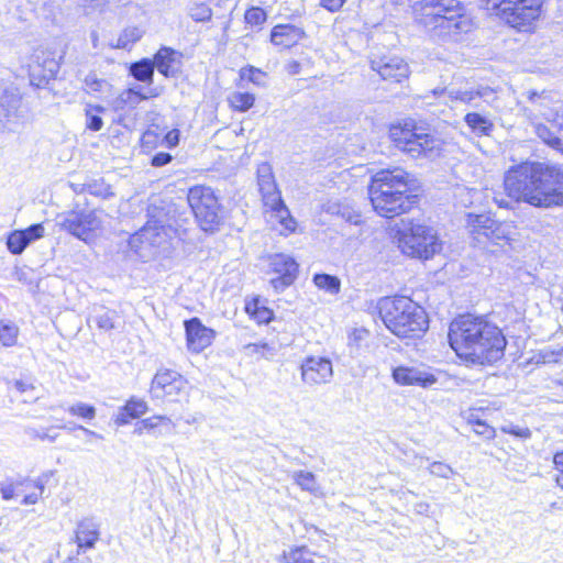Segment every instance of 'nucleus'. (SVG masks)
<instances>
[{
	"mask_svg": "<svg viewBox=\"0 0 563 563\" xmlns=\"http://www.w3.org/2000/svg\"><path fill=\"white\" fill-rule=\"evenodd\" d=\"M449 343L456 355L473 364H493L504 356L507 341L501 330L483 316L455 318L449 328Z\"/></svg>",
	"mask_w": 563,
	"mask_h": 563,
	"instance_id": "f257e3e1",
	"label": "nucleus"
},
{
	"mask_svg": "<svg viewBox=\"0 0 563 563\" xmlns=\"http://www.w3.org/2000/svg\"><path fill=\"white\" fill-rule=\"evenodd\" d=\"M511 196L542 209L563 207V167L558 164L525 162L506 173Z\"/></svg>",
	"mask_w": 563,
	"mask_h": 563,
	"instance_id": "f03ea898",
	"label": "nucleus"
},
{
	"mask_svg": "<svg viewBox=\"0 0 563 563\" xmlns=\"http://www.w3.org/2000/svg\"><path fill=\"white\" fill-rule=\"evenodd\" d=\"M412 13L418 24L443 42H456L474 27L460 0H420L413 3Z\"/></svg>",
	"mask_w": 563,
	"mask_h": 563,
	"instance_id": "7ed1b4c3",
	"label": "nucleus"
},
{
	"mask_svg": "<svg viewBox=\"0 0 563 563\" xmlns=\"http://www.w3.org/2000/svg\"><path fill=\"white\" fill-rule=\"evenodd\" d=\"M409 174L402 168L377 172L368 186L374 210L384 218H395L410 211L418 196L410 192Z\"/></svg>",
	"mask_w": 563,
	"mask_h": 563,
	"instance_id": "20e7f679",
	"label": "nucleus"
},
{
	"mask_svg": "<svg viewBox=\"0 0 563 563\" xmlns=\"http://www.w3.org/2000/svg\"><path fill=\"white\" fill-rule=\"evenodd\" d=\"M379 316L398 338H419L429 328L424 309L408 297H384L378 301Z\"/></svg>",
	"mask_w": 563,
	"mask_h": 563,
	"instance_id": "39448f33",
	"label": "nucleus"
},
{
	"mask_svg": "<svg viewBox=\"0 0 563 563\" xmlns=\"http://www.w3.org/2000/svg\"><path fill=\"white\" fill-rule=\"evenodd\" d=\"M389 137L398 150L412 158L434 159L441 155L444 144L440 137L419 131L413 121L391 125Z\"/></svg>",
	"mask_w": 563,
	"mask_h": 563,
	"instance_id": "423d86ee",
	"label": "nucleus"
},
{
	"mask_svg": "<svg viewBox=\"0 0 563 563\" xmlns=\"http://www.w3.org/2000/svg\"><path fill=\"white\" fill-rule=\"evenodd\" d=\"M400 251L412 258L429 260L442 250L437 231L427 224L410 221L396 233Z\"/></svg>",
	"mask_w": 563,
	"mask_h": 563,
	"instance_id": "0eeeda50",
	"label": "nucleus"
},
{
	"mask_svg": "<svg viewBox=\"0 0 563 563\" xmlns=\"http://www.w3.org/2000/svg\"><path fill=\"white\" fill-rule=\"evenodd\" d=\"M187 200L201 230L205 232L219 230L224 219V211L211 187L203 185L191 187Z\"/></svg>",
	"mask_w": 563,
	"mask_h": 563,
	"instance_id": "6e6552de",
	"label": "nucleus"
},
{
	"mask_svg": "<svg viewBox=\"0 0 563 563\" xmlns=\"http://www.w3.org/2000/svg\"><path fill=\"white\" fill-rule=\"evenodd\" d=\"M541 0H487V10L518 31H528L541 11Z\"/></svg>",
	"mask_w": 563,
	"mask_h": 563,
	"instance_id": "1a4fd4ad",
	"label": "nucleus"
},
{
	"mask_svg": "<svg viewBox=\"0 0 563 563\" xmlns=\"http://www.w3.org/2000/svg\"><path fill=\"white\" fill-rule=\"evenodd\" d=\"M257 184L264 206L271 209L273 216L286 230L295 231L296 221L282 199L272 166L268 163H262L257 167Z\"/></svg>",
	"mask_w": 563,
	"mask_h": 563,
	"instance_id": "9d476101",
	"label": "nucleus"
},
{
	"mask_svg": "<svg viewBox=\"0 0 563 563\" xmlns=\"http://www.w3.org/2000/svg\"><path fill=\"white\" fill-rule=\"evenodd\" d=\"M29 120V108L22 101L19 88L8 86L0 90V123L8 131H15Z\"/></svg>",
	"mask_w": 563,
	"mask_h": 563,
	"instance_id": "9b49d317",
	"label": "nucleus"
},
{
	"mask_svg": "<svg viewBox=\"0 0 563 563\" xmlns=\"http://www.w3.org/2000/svg\"><path fill=\"white\" fill-rule=\"evenodd\" d=\"M56 221L64 231L82 241H87L102 223L97 210H71L59 214Z\"/></svg>",
	"mask_w": 563,
	"mask_h": 563,
	"instance_id": "f8f14e48",
	"label": "nucleus"
},
{
	"mask_svg": "<svg viewBox=\"0 0 563 563\" xmlns=\"http://www.w3.org/2000/svg\"><path fill=\"white\" fill-rule=\"evenodd\" d=\"M187 382L180 374L172 369L158 371L151 384V394L153 398L169 397L186 394Z\"/></svg>",
	"mask_w": 563,
	"mask_h": 563,
	"instance_id": "ddd939ff",
	"label": "nucleus"
},
{
	"mask_svg": "<svg viewBox=\"0 0 563 563\" xmlns=\"http://www.w3.org/2000/svg\"><path fill=\"white\" fill-rule=\"evenodd\" d=\"M303 383L312 386L330 382L333 375L332 363L322 356H308L300 366Z\"/></svg>",
	"mask_w": 563,
	"mask_h": 563,
	"instance_id": "4468645a",
	"label": "nucleus"
},
{
	"mask_svg": "<svg viewBox=\"0 0 563 563\" xmlns=\"http://www.w3.org/2000/svg\"><path fill=\"white\" fill-rule=\"evenodd\" d=\"M371 68L384 80L400 82L409 76L408 64L398 56L374 57L371 59Z\"/></svg>",
	"mask_w": 563,
	"mask_h": 563,
	"instance_id": "2eb2a0df",
	"label": "nucleus"
},
{
	"mask_svg": "<svg viewBox=\"0 0 563 563\" xmlns=\"http://www.w3.org/2000/svg\"><path fill=\"white\" fill-rule=\"evenodd\" d=\"M59 70V63L51 54L41 52L35 55V60L29 68L30 82L36 88H42L53 79Z\"/></svg>",
	"mask_w": 563,
	"mask_h": 563,
	"instance_id": "dca6fc26",
	"label": "nucleus"
},
{
	"mask_svg": "<svg viewBox=\"0 0 563 563\" xmlns=\"http://www.w3.org/2000/svg\"><path fill=\"white\" fill-rule=\"evenodd\" d=\"M467 227L477 242L483 239L498 241L504 239L501 224L488 214H467Z\"/></svg>",
	"mask_w": 563,
	"mask_h": 563,
	"instance_id": "f3484780",
	"label": "nucleus"
},
{
	"mask_svg": "<svg viewBox=\"0 0 563 563\" xmlns=\"http://www.w3.org/2000/svg\"><path fill=\"white\" fill-rule=\"evenodd\" d=\"M394 380L404 386L431 387L437 383V377L424 366H398L393 369Z\"/></svg>",
	"mask_w": 563,
	"mask_h": 563,
	"instance_id": "a211bd4d",
	"label": "nucleus"
},
{
	"mask_svg": "<svg viewBox=\"0 0 563 563\" xmlns=\"http://www.w3.org/2000/svg\"><path fill=\"white\" fill-rule=\"evenodd\" d=\"M43 224L35 223L24 230H14L7 236V249L13 255H20L33 242L44 236Z\"/></svg>",
	"mask_w": 563,
	"mask_h": 563,
	"instance_id": "6ab92c4d",
	"label": "nucleus"
},
{
	"mask_svg": "<svg viewBox=\"0 0 563 563\" xmlns=\"http://www.w3.org/2000/svg\"><path fill=\"white\" fill-rule=\"evenodd\" d=\"M185 330L188 349L199 353L209 346L216 332L201 323L198 318H191L185 321Z\"/></svg>",
	"mask_w": 563,
	"mask_h": 563,
	"instance_id": "aec40b11",
	"label": "nucleus"
},
{
	"mask_svg": "<svg viewBox=\"0 0 563 563\" xmlns=\"http://www.w3.org/2000/svg\"><path fill=\"white\" fill-rule=\"evenodd\" d=\"M523 96H526L530 103V107H523L522 109L523 114L529 120H536L538 118H545L549 120L553 117V98L549 91L542 90L541 92H538L536 90H528Z\"/></svg>",
	"mask_w": 563,
	"mask_h": 563,
	"instance_id": "412c9836",
	"label": "nucleus"
},
{
	"mask_svg": "<svg viewBox=\"0 0 563 563\" xmlns=\"http://www.w3.org/2000/svg\"><path fill=\"white\" fill-rule=\"evenodd\" d=\"M432 93L434 96H448V98L452 102L459 101L462 103L473 104L476 107L477 103H475V100L487 98V97L492 96L494 93V91L488 87H478L476 89H465V90L455 89V88H451V89L444 88V89H434V90H432Z\"/></svg>",
	"mask_w": 563,
	"mask_h": 563,
	"instance_id": "4be33fe9",
	"label": "nucleus"
},
{
	"mask_svg": "<svg viewBox=\"0 0 563 563\" xmlns=\"http://www.w3.org/2000/svg\"><path fill=\"white\" fill-rule=\"evenodd\" d=\"M305 36V32L291 24H278L273 27L271 41L276 46L289 48Z\"/></svg>",
	"mask_w": 563,
	"mask_h": 563,
	"instance_id": "5701e85b",
	"label": "nucleus"
},
{
	"mask_svg": "<svg viewBox=\"0 0 563 563\" xmlns=\"http://www.w3.org/2000/svg\"><path fill=\"white\" fill-rule=\"evenodd\" d=\"M323 210L324 212L339 217L351 224L357 225L362 222L361 213L346 200H328L323 205Z\"/></svg>",
	"mask_w": 563,
	"mask_h": 563,
	"instance_id": "b1692460",
	"label": "nucleus"
},
{
	"mask_svg": "<svg viewBox=\"0 0 563 563\" xmlns=\"http://www.w3.org/2000/svg\"><path fill=\"white\" fill-rule=\"evenodd\" d=\"M269 265L277 275L297 277L298 264L289 255L274 254L269 258Z\"/></svg>",
	"mask_w": 563,
	"mask_h": 563,
	"instance_id": "393cba45",
	"label": "nucleus"
},
{
	"mask_svg": "<svg viewBox=\"0 0 563 563\" xmlns=\"http://www.w3.org/2000/svg\"><path fill=\"white\" fill-rule=\"evenodd\" d=\"M286 563H330L329 560L313 551L308 547H297L285 554Z\"/></svg>",
	"mask_w": 563,
	"mask_h": 563,
	"instance_id": "a878e982",
	"label": "nucleus"
},
{
	"mask_svg": "<svg viewBox=\"0 0 563 563\" xmlns=\"http://www.w3.org/2000/svg\"><path fill=\"white\" fill-rule=\"evenodd\" d=\"M464 121L477 136H489L495 129L492 120L477 112L467 113L464 117Z\"/></svg>",
	"mask_w": 563,
	"mask_h": 563,
	"instance_id": "bb28decb",
	"label": "nucleus"
},
{
	"mask_svg": "<svg viewBox=\"0 0 563 563\" xmlns=\"http://www.w3.org/2000/svg\"><path fill=\"white\" fill-rule=\"evenodd\" d=\"M122 411L115 419V422H128L126 418L139 419L141 416L147 412V402L142 398L131 397L126 404L122 407Z\"/></svg>",
	"mask_w": 563,
	"mask_h": 563,
	"instance_id": "cd10ccee",
	"label": "nucleus"
},
{
	"mask_svg": "<svg viewBox=\"0 0 563 563\" xmlns=\"http://www.w3.org/2000/svg\"><path fill=\"white\" fill-rule=\"evenodd\" d=\"M115 318L117 312L114 310L99 306L93 308L88 321L93 322L100 330L109 331L114 328Z\"/></svg>",
	"mask_w": 563,
	"mask_h": 563,
	"instance_id": "c85d7f7f",
	"label": "nucleus"
},
{
	"mask_svg": "<svg viewBox=\"0 0 563 563\" xmlns=\"http://www.w3.org/2000/svg\"><path fill=\"white\" fill-rule=\"evenodd\" d=\"M176 52L169 47H162L154 56V69L168 77L174 74L172 63L175 60Z\"/></svg>",
	"mask_w": 563,
	"mask_h": 563,
	"instance_id": "c756f323",
	"label": "nucleus"
},
{
	"mask_svg": "<svg viewBox=\"0 0 563 563\" xmlns=\"http://www.w3.org/2000/svg\"><path fill=\"white\" fill-rule=\"evenodd\" d=\"M130 73L136 80L152 84L154 76V63L147 58L133 63L130 67Z\"/></svg>",
	"mask_w": 563,
	"mask_h": 563,
	"instance_id": "7c9ffc66",
	"label": "nucleus"
},
{
	"mask_svg": "<svg viewBox=\"0 0 563 563\" xmlns=\"http://www.w3.org/2000/svg\"><path fill=\"white\" fill-rule=\"evenodd\" d=\"M84 85H85V88L88 93H93V95H99V96L110 93L111 88H112L111 84L108 80H106L103 78H99L97 76V74L93 71L89 73L85 77Z\"/></svg>",
	"mask_w": 563,
	"mask_h": 563,
	"instance_id": "2f4dec72",
	"label": "nucleus"
},
{
	"mask_svg": "<svg viewBox=\"0 0 563 563\" xmlns=\"http://www.w3.org/2000/svg\"><path fill=\"white\" fill-rule=\"evenodd\" d=\"M537 135L549 146L563 153V141L548 125L538 123L536 125Z\"/></svg>",
	"mask_w": 563,
	"mask_h": 563,
	"instance_id": "473e14b6",
	"label": "nucleus"
},
{
	"mask_svg": "<svg viewBox=\"0 0 563 563\" xmlns=\"http://www.w3.org/2000/svg\"><path fill=\"white\" fill-rule=\"evenodd\" d=\"M99 538L96 529H90L88 525L81 523L76 533V541L79 548L91 549Z\"/></svg>",
	"mask_w": 563,
	"mask_h": 563,
	"instance_id": "72a5a7b5",
	"label": "nucleus"
},
{
	"mask_svg": "<svg viewBox=\"0 0 563 563\" xmlns=\"http://www.w3.org/2000/svg\"><path fill=\"white\" fill-rule=\"evenodd\" d=\"M143 33V30L137 26H129L122 31L114 47L123 49L130 48L142 38Z\"/></svg>",
	"mask_w": 563,
	"mask_h": 563,
	"instance_id": "f704fd0d",
	"label": "nucleus"
},
{
	"mask_svg": "<svg viewBox=\"0 0 563 563\" xmlns=\"http://www.w3.org/2000/svg\"><path fill=\"white\" fill-rule=\"evenodd\" d=\"M104 111L102 106H87L85 110L87 129L97 132L102 129L103 121L100 113Z\"/></svg>",
	"mask_w": 563,
	"mask_h": 563,
	"instance_id": "c9c22d12",
	"label": "nucleus"
},
{
	"mask_svg": "<svg viewBox=\"0 0 563 563\" xmlns=\"http://www.w3.org/2000/svg\"><path fill=\"white\" fill-rule=\"evenodd\" d=\"M81 186V191H88L90 195L109 198L113 196L111 187L103 179H92Z\"/></svg>",
	"mask_w": 563,
	"mask_h": 563,
	"instance_id": "e433bc0d",
	"label": "nucleus"
},
{
	"mask_svg": "<svg viewBox=\"0 0 563 563\" xmlns=\"http://www.w3.org/2000/svg\"><path fill=\"white\" fill-rule=\"evenodd\" d=\"M45 481L42 478L36 479L35 482H29L25 484V489L30 490L25 494L21 500L22 505H34L37 503L38 498L44 493Z\"/></svg>",
	"mask_w": 563,
	"mask_h": 563,
	"instance_id": "4c0bfd02",
	"label": "nucleus"
},
{
	"mask_svg": "<svg viewBox=\"0 0 563 563\" xmlns=\"http://www.w3.org/2000/svg\"><path fill=\"white\" fill-rule=\"evenodd\" d=\"M231 107L240 112L247 111L255 102V97L250 92H234L229 97Z\"/></svg>",
	"mask_w": 563,
	"mask_h": 563,
	"instance_id": "58836bf2",
	"label": "nucleus"
},
{
	"mask_svg": "<svg viewBox=\"0 0 563 563\" xmlns=\"http://www.w3.org/2000/svg\"><path fill=\"white\" fill-rule=\"evenodd\" d=\"M314 285L330 294H336L340 290V280L338 277L329 274H316L313 276Z\"/></svg>",
	"mask_w": 563,
	"mask_h": 563,
	"instance_id": "ea45409f",
	"label": "nucleus"
},
{
	"mask_svg": "<svg viewBox=\"0 0 563 563\" xmlns=\"http://www.w3.org/2000/svg\"><path fill=\"white\" fill-rule=\"evenodd\" d=\"M19 328L11 321H0V341L4 346H12L18 339Z\"/></svg>",
	"mask_w": 563,
	"mask_h": 563,
	"instance_id": "a19ab883",
	"label": "nucleus"
},
{
	"mask_svg": "<svg viewBox=\"0 0 563 563\" xmlns=\"http://www.w3.org/2000/svg\"><path fill=\"white\" fill-rule=\"evenodd\" d=\"M504 188H505V195L504 194H495L493 197L494 202L503 209L514 210L520 202H525L523 199L516 198L510 195V192L507 189L506 185V176L504 177Z\"/></svg>",
	"mask_w": 563,
	"mask_h": 563,
	"instance_id": "79ce46f5",
	"label": "nucleus"
},
{
	"mask_svg": "<svg viewBox=\"0 0 563 563\" xmlns=\"http://www.w3.org/2000/svg\"><path fill=\"white\" fill-rule=\"evenodd\" d=\"M244 20L251 27L261 29L267 20V14L264 9L260 7H252L246 10Z\"/></svg>",
	"mask_w": 563,
	"mask_h": 563,
	"instance_id": "37998d69",
	"label": "nucleus"
},
{
	"mask_svg": "<svg viewBox=\"0 0 563 563\" xmlns=\"http://www.w3.org/2000/svg\"><path fill=\"white\" fill-rule=\"evenodd\" d=\"M292 478L303 490L314 492L317 489L316 476L311 472H295Z\"/></svg>",
	"mask_w": 563,
	"mask_h": 563,
	"instance_id": "c03bdc74",
	"label": "nucleus"
},
{
	"mask_svg": "<svg viewBox=\"0 0 563 563\" xmlns=\"http://www.w3.org/2000/svg\"><path fill=\"white\" fill-rule=\"evenodd\" d=\"M58 427L51 424L48 427L41 426L40 429H30L29 433L41 441H54L58 437Z\"/></svg>",
	"mask_w": 563,
	"mask_h": 563,
	"instance_id": "a18cd8bd",
	"label": "nucleus"
},
{
	"mask_svg": "<svg viewBox=\"0 0 563 563\" xmlns=\"http://www.w3.org/2000/svg\"><path fill=\"white\" fill-rule=\"evenodd\" d=\"M141 99H145L144 96L139 95L133 89H128L123 91L119 98L115 100V108L122 109L125 104H129L131 107H134L139 103Z\"/></svg>",
	"mask_w": 563,
	"mask_h": 563,
	"instance_id": "49530a36",
	"label": "nucleus"
},
{
	"mask_svg": "<svg viewBox=\"0 0 563 563\" xmlns=\"http://www.w3.org/2000/svg\"><path fill=\"white\" fill-rule=\"evenodd\" d=\"M73 432H74V437L76 439H78L87 444H93L103 439L102 435H100L93 431H90V430L84 428L82 426H78V427L74 428Z\"/></svg>",
	"mask_w": 563,
	"mask_h": 563,
	"instance_id": "de8ad7c7",
	"label": "nucleus"
},
{
	"mask_svg": "<svg viewBox=\"0 0 563 563\" xmlns=\"http://www.w3.org/2000/svg\"><path fill=\"white\" fill-rule=\"evenodd\" d=\"M69 411L73 416H77L82 419L91 420L96 416L95 407L84 404L77 402L69 408Z\"/></svg>",
	"mask_w": 563,
	"mask_h": 563,
	"instance_id": "09e8293b",
	"label": "nucleus"
},
{
	"mask_svg": "<svg viewBox=\"0 0 563 563\" xmlns=\"http://www.w3.org/2000/svg\"><path fill=\"white\" fill-rule=\"evenodd\" d=\"M190 16L198 22H205L211 19V9L206 3H198L190 8Z\"/></svg>",
	"mask_w": 563,
	"mask_h": 563,
	"instance_id": "8fccbe9b",
	"label": "nucleus"
},
{
	"mask_svg": "<svg viewBox=\"0 0 563 563\" xmlns=\"http://www.w3.org/2000/svg\"><path fill=\"white\" fill-rule=\"evenodd\" d=\"M429 471L432 475L441 478H451L454 474L453 468L443 462H433L429 466Z\"/></svg>",
	"mask_w": 563,
	"mask_h": 563,
	"instance_id": "3c124183",
	"label": "nucleus"
},
{
	"mask_svg": "<svg viewBox=\"0 0 563 563\" xmlns=\"http://www.w3.org/2000/svg\"><path fill=\"white\" fill-rule=\"evenodd\" d=\"M501 430L519 439H528L531 435L526 424H503Z\"/></svg>",
	"mask_w": 563,
	"mask_h": 563,
	"instance_id": "603ef678",
	"label": "nucleus"
},
{
	"mask_svg": "<svg viewBox=\"0 0 563 563\" xmlns=\"http://www.w3.org/2000/svg\"><path fill=\"white\" fill-rule=\"evenodd\" d=\"M297 277H289V276H280L278 275L276 278H273L271 280V284L273 288L276 290V292H280L285 290L287 287H289Z\"/></svg>",
	"mask_w": 563,
	"mask_h": 563,
	"instance_id": "864d4df0",
	"label": "nucleus"
},
{
	"mask_svg": "<svg viewBox=\"0 0 563 563\" xmlns=\"http://www.w3.org/2000/svg\"><path fill=\"white\" fill-rule=\"evenodd\" d=\"M553 463L558 474L555 475L556 484L563 489V452H559L553 457Z\"/></svg>",
	"mask_w": 563,
	"mask_h": 563,
	"instance_id": "5fc2aeb1",
	"label": "nucleus"
},
{
	"mask_svg": "<svg viewBox=\"0 0 563 563\" xmlns=\"http://www.w3.org/2000/svg\"><path fill=\"white\" fill-rule=\"evenodd\" d=\"M473 432L484 439H492L495 437V429L490 424H471Z\"/></svg>",
	"mask_w": 563,
	"mask_h": 563,
	"instance_id": "6e6d98bb",
	"label": "nucleus"
},
{
	"mask_svg": "<svg viewBox=\"0 0 563 563\" xmlns=\"http://www.w3.org/2000/svg\"><path fill=\"white\" fill-rule=\"evenodd\" d=\"M242 76L243 77L247 76V78L252 82H254L256 85H261L263 78L265 77V74L262 70L257 69V68L250 67L247 69H243L242 70Z\"/></svg>",
	"mask_w": 563,
	"mask_h": 563,
	"instance_id": "4d7b16f0",
	"label": "nucleus"
},
{
	"mask_svg": "<svg viewBox=\"0 0 563 563\" xmlns=\"http://www.w3.org/2000/svg\"><path fill=\"white\" fill-rule=\"evenodd\" d=\"M173 161V156L169 153L159 152L152 157V165L155 167H162L169 164Z\"/></svg>",
	"mask_w": 563,
	"mask_h": 563,
	"instance_id": "13d9d810",
	"label": "nucleus"
},
{
	"mask_svg": "<svg viewBox=\"0 0 563 563\" xmlns=\"http://www.w3.org/2000/svg\"><path fill=\"white\" fill-rule=\"evenodd\" d=\"M345 2L346 0H320L319 4L329 12H338Z\"/></svg>",
	"mask_w": 563,
	"mask_h": 563,
	"instance_id": "bf43d9fd",
	"label": "nucleus"
},
{
	"mask_svg": "<svg viewBox=\"0 0 563 563\" xmlns=\"http://www.w3.org/2000/svg\"><path fill=\"white\" fill-rule=\"evenodd\" d=\"M21 486H22V484L18 485V486H14V485L3 486L1 488L2 498L11 499V498L18 497L20 495Z\"/></svg>",
	"mask_w": 563,
	"mask_h": 563,
	"instance_id": "052dcab7",
	"label": "nucleus"
},
{
	"mask_svg": "<svg viewBox=\"0 0 563 563\" xmlns=\"http://www.w3.org/2000/svg\"><path fill=\"white\" fill-rule=\"evenodd\" d=\"M14 389L20 394H25L29 391H33L34 387L32 384L23 382V380H15L14 382Z\"/></svg>",
	"mask_w": 563,
	"mask_h": 563,
	"instance_id": "680f3d73",
	"label": "nucleus"
},
{
	"mask_svg": "<svg viewBox=\"0 0 563 563\" xmlns=\"http://www.w3.org/2000/svg\"><path fill=\"white\" fill-rule=\"evenodd\" d=\"M165 140H166V142H167L169 147L176 146L179 143V133H178V131L177 130L169 131L166 134Z\"/></svg>",
	"mask_w": 563,
	"mask_h": 563,
	"instance_id": "e2e57ef3",
	"label": "nucleus"
},
{
	"mask_svg": "<svg viewBox=\"0 0 563 563\" xmlns=\"http://www.w3.org/2000/svg\"><path fill=\"white\" fill-rule=\"evenodd\" d=\"M249 347H252L255 353H261L263 356L265 355L264 351H271L272 349L268 346L267 343L262 344H252Z\"/></svg>",
	"mask_w": 563,
	"mask_h": 563,
	"instance_id": "0e129e2a",
	"label": "nucleus"
},
{
	"mask_svg": "<svg viewBox=\"0 0 563 563\" xmlns=\"http://www.w3.org/2000/svg\"><path fill=\"white\" fill-rule=\"evenodd\" d=\"M157 424H154V423H151V424H143V427H140L137 429L134 430V433L141 435L143 434L144 431L146 432H152L154 430V428L156 427Z\"/></svg>",
	"mask_w": 563,
	"mask_h": 563,
	"instance_id": "69168bd1",
	"label": "nucleus"
},
{
	"mask_svg": "<svg viewBox=\"0 0 563 563\" xmlns=\"http://www.w3.org/2000/svg\"><path fill=\"white\" fill-rule=\"evenodd\" d=\"M300 64L298 62H291L288 64L287 70L291 75H296L299 73Z\"/></svg>",
	"mask_w": 563,
	"mask_h": 563,
	"instance_id": "338daca9",
	"label": "nucleus"
},
{
	"mask_svg": "<svg viewBox=\"0 0 563 563\" xmlns=\"http://www.w3.org/2000/svg\"><path fill=\"white\" fill-rule=\"evenodd\" d=\"M263 313H265L267 317H258L262 321H268L271 318L272 312L269 310H264Z\"/></svg>",
	"mask_w": 563,
	"mask_h": 563,
	"instance_id": "774afa93",
	"label": "nucleus"
}]
</instances>
